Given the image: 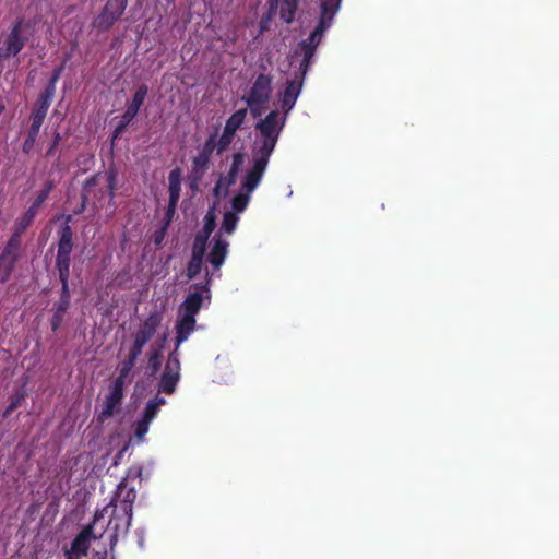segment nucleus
<instances>
[{"mask_svg": "<svg viewBox=\"0 0 559 559\" xmlns=\"http://www.w3.org/2000/svg\"><path fill=\"white\" fill-rule=\"evenodd\" d=\"M136 499L134 487L128 488L127 478H123L114 492L108 507L112 508L108 530L111 532L109 547L114 551L120 537L128 534L133 519V504Z\"/></svg>", "mask_w": 559, "mask_h": 559, "instance_id": "f257e3e1", "label": "nucleus"}, {"mask_svg": "<svg viewBox=\"0 0 559 559\" xmlns=\"http://www.w3.org/2000/svg\"><path fill=\"white\" fill-rule=\"evenodd\" d=\"M342 0H320V16L317 26L310 33L307 39L298 44L296 52L300 51L302 60L300 62L299 71H302V76L306 75L311 60L320 45L323 34L332 26L334 16L341 8Z\"/></svg>", "mask_w": 559, "mask_h": 559, "instance_id": "f03ea898", "label": "nucleus"}, {"mask_svg": "<svg viewBox=\"0 0 559 559\" xmlns=\"http://www.w3.org/2000/svg\"><path fill=\"white\" fill-rule=\"evenodd\" d=\"M287 118L281 116L277 109L271 110L263 119L255 123L258 139L252 151L271 156L276 147L280 135Z\"/></svg>", "mask_w": 559, "mask_h": 559, "instance_id": "7ed1b4c3", "label": "nucleus"}, {"mask_svg": "<svg viewBox=\"0 0 559 559\" xmlns=\"http://www.w3.org/2000/svg\"><path fill=\"white\" fill-rule=\"evenodd\" d=\"M273 92V76L269 73H260L253 80L242 100L247 104L250 115L257 119L262 116L263 109L269 104Z\"/></svg>", "mask_w": 559, "mask_h": 559, "instance_id": "20e7f679", "label": "nucleus"}, {"mask_svg": "<svg viewBox=\"0 0 559 559\" xmlns=\"http://www.w3.org/2000/svg\"><path fill=\"white\" fill-rule=\"evenodd\" d=\"M163 321V313L154 310L148 313L136 331L132 335V343L128 350V356L139 360L143 353V348L153 338Z\"/></svg>", "mask_w": 559, "mask_h": 559, "instance_id": "39448f33", "label": "nucleus"}, {"mask_svg": "<svg viewBox=\"0 0 559 559\" xmlns=\"http://www.w3.org/2000/svg\"><path fill=\"white\" fill-rule=\"evenodd\" d=\"M71 222L72 215H66L63 224L58 229L56 269L59 276L70 275L71 254L74 248V233L70 225Z\"/></svg>", "mask_w": 559, "mask_h": 559, "instance_id": "423d86ee", "label": "nucleus"}, {"mask_svg": "<svg viewBox=\"0 0 559 559\" xmlns=\"http://www.w3.org/2000/svg\"><path fill=\"white\" fill-rule=\"evenodd\" d=\"M27 24L24 19L15 20L0 45V60H7L16 57L26 46L28 36L26 34Z\"/></svg>", "mask_w": 559, "mask_h": 559, "instance_id": "0eeeda50", "label": "nucleus"}, {"mask_svg": "<svg viewBox=\"0 0 559 559\" xmlns=\"http://www.w3.org/2000/svg\"><path fill=\"white\" fill-rule=\"evenodd\" d=\"M212 283V275L209 270L205 271V282L197 284L194 287L195 292L189 293L181 304L179 311L180 314L194 317L199 313L202 308L203 300L210 299V285Z\"/></svg>", "mask_w": 559, "mask_h": 559, "instance_id": "6e6552de", "label": "nucleus"}, {"mask_svg": "<svg viewBox=\"0 0 559 559\" xmlns=\"http://www.w3.org/2000/svg\"><path fill=\"white\" fill-rule=\"evenodd\" d=\"M270 157L271 156L252 151V165L247 170L241 181L242 191L252 193L258 188L267 168Z\"/></svg>", "mask_w": 559, "mask_h": 559, "instance_id": "1a4fd4ad", "label": "nucleus"}, {"mask_svg": "<svg viewBox=\"0 0 559 559\" xmlns=\"http://www.w3.org/2000/svg\"><path fill=\"white\" fill-rule=\"evenodd\" d=\"M126 383L121 380L115 379L109 386V392L103 401L102 411L98 414V421L104 423L112 417L116 411L119 409L124 397Z\"/></svg>", "mask_w": 559, "mask_h": 559, "instance_id": "9d476101", "label": "nucleus"}, {"mask_svg": "<svg viewBox=\"0 0 559 559\" xmlns=\"http://www.w3.org/2000/svg\"><path fill=\"white\" fill-rule=\"evenodd\" d=\"M299 79L288 80L283 93L280 95V105L283 116L287 118L290 110L294 108L302 88L304 78L302 71Z\"/></svg>", "mask_w": 559, "mask_h": 559, "instance_id": "9b49d317", "label": "nucleus"}, {"mask_svg": "<svg viewBox=\"0 0 559 559\" xmlns=\"http://www.w3.org/2000/svg\"><path fill=\"white\" fill-rule=\"evenodd\" d=\"M299 4L300 0H267V14L270 17L278 14L284 23L292 24L295 21Z\"/></svg>", "mask_w": 559, "mask_h": 559, "instance_id": "f8f14e48", "label": "nucleus"}, {"mask_svg": "<svg viewBox=\"0 0 559 559\" xmlns=\"http://www.w3.org/2000/svg\"><path fill=\"white\" fill-rule=\"evenodd\" d=\"M103 534L97 536L93 532V524L85 525L80 533L73 538L70 548V552L78 554L80 556H86L91 547V542L102 537Z\"/></svg>", "mask_w": 559, "mask_h": 559, "instance_id": "ddd939ff", "label": "nucleus"}, {"mask_svg": "<svg viewBox=\"0 0 559 559\" xmlns=\"http://www.w3.org/2000/svg\"><path fill=\"white\" fill-rule=\"evenodd\" d=\"M228 241L217 234L213 238V242L207 255V261L215 271H219L228 254Z\"/></svg>", "mask_w": 559, "mask_h": 559, "instance_id": "4468645a", "label": "nucleus"}, {"mask_svg": "<svg viewBox=\"0 0 559 559\" xmlns=\"http://www.w3.org/2000/svg\"><path fill=\"white\" fill-rule=\"evenodd\" d=\"M211 159L201 154L192 158L191 173L189 176L190 188L197 189L210 167Z\"/></svg>", "mask_w": 559, "mask_h": 559, "instance_id": "2eb2a0df", "label": "nucleus"}, {"mask_svg": "<svg viewBox=\"0 0 559 559\" xmlns=\"http://www.w3.org/2000/svg\"><path fill=\"white\" fill-rule=\"evenodd\" d=\"M197 324V320L194 317L180 314L175 324L176 330V347L179 348L180 345L188 340L190 334L194 331Z\"/></svg>", "mask_w": 559, "mask_h": 559, "instance_id": "dca6fc26", "label": "nucleus"}, {"mask_svg": "<svg viewBox=\"0 0 559 559\" xmlns=\"http://www.w3.org/2000/svg\"><path fill=\"white\" fill-rule=\"evenodd\" d=\"M123 14L114 12L112 10L103 7L99 13L92 22V26L98 32L105 33L111 29L116 22H118Z\"/></svg>", "mask_w": 559, "mask_h": 559, "instance_id": "f3484780", "label": "nucleus"}, {"mask_svg": "<svg viewBox=\"0 0 559 559\" xmlns=\"http://www.w3.org/2000/svg\"><path fill=\"white\" fill-rule=\"evenodd\" d=\"M245 162V154L242 152H237L233 154V160L230 168L227 173V175L224 178H219L215 186V192L218 191L222 185H224L226 188H229L230 186L235 185L237 180V176L243 165Z\"/></svg>", "mask_w": 559, "mask_h": 559, "instance_id": "a211bd4d", "label": "nucleus"}, {"mask_svg": "<svg viewBox=\"0 0 559 559\" xmlns=\"http://www.w3.org/2000/svg\"><path fill=\"white\" fill-rule=\"evenodd\" d=\"M166 338H167V335L164 333L159 341V344L151 346V349L147 353V368L150 369L151 376H155L160 370L162 352H163Z\"/></svg>", "mask_w": 559, "mask_h": 559, "instance_id": "6ab92c4d", "label": "nucleus"}, {"mask_svg": "<svg viewBox=\"0 0 559 559\" xmlns=\"http://www.w3.org/2000/svg\"><path fill=\"white\" fill-rule=\"evenodd\" d=\"M38 212L39 211L29 205L28 209L14 221L11 234L23 237V234L32 225Z\"/></svg>", "mask_w": 559, "mask_h": 559, "instance_id": "aec40b11", "label": "nucleus"}, {"mask_svg": "<svg viewBox=\"0 0 559 559\" xmlns=\"http://www.w3.org/2000/svg\"><path fill=\"white\" fill-rule=\"evenodd\" d=\"M148 94V86L146 84H141L132 96L130 104L128 105L124 114L129 115L131 118H135L143 106Z\"/></svg>", "mask_w": 559, "mask_h": 559, "instance_id": "412c9836", "label": "nucleus"}, {"mask_svg": "<svg viewBox=\"0 0 559 559\" xmlns=\"http://www.w3.org/2000/svg\"><path fill=\"white\" fill-rule=\"evenodd\" d=\"M57 90V82L55 81H48L47 85L45 86L44 91L38 95L37 99L34 103V107L43 109L45 111H48L55 94Z\"/></svg>", "mask_w": 559, "mask_h": 559, "instance_id": "4be33fe9", "label": "nucleus"}, {"mask_svg": "<svg viewBox=\"0 0 559 559\" xmlns=\"http://www.w3.org/2000/svg\"><path fill=\"white\" fill-rule=\"evenodd\" d=\"M168 190H169V202L171 204H178L180 192H181V169L175 168L168 175Z\"/></svg>", "mask_w": 559, "mask_h": 559, "instance_id": "5701e85b", "label": "nucleus"}, {"mask_svg": "<svg viewBox=\"0 0 559 559\" xmlns=\"http://www.w3.org/2000/svg\"><path fill=\"white\" fill-rule=\"evenodd\" d=\"M48 111H45L43 109L36 108L33 106L31 111V124L27 130V138L37 140L40 128L47 117Z\"/></svg>", "mask_w": 559, "mask_h": 559, "instance_id": "b1692460", "label": "nucleus"}, {"mask_svg": "<svg viewBox=\"0 0 559 559\" xmlns=\"http://www.w3.org/2000/svg\"><path fill=\"white\" fill-rule=\"evenodd\" d=\"M1 252L19 262L23 252L22 237L11 234Z\"/></svg>", "mask_w": 559, "mask_h": 559, "instance_id": "393cba45", "label": "nucleus"}, {"mask_svg": "<svg viewBox=\"0 0 559 559\" xmlns=\"http://www.w3.org/2000/svg\"><path fill=\"white\" fill-rule=\"evenodd\" d=\"M249 108H241L236 110L227 120L224 126V129L227 130V132H231L236 134L237 130L241 128L243 124L247 115H248Z\"/></svg>", "mask_w": 559, "mask_h": 559, "instance_id": "a878e982", "label": "nucleus"}, {"mask_svg": "<svg viewBox=\"0 0 559 559\" xmlns=\"http://www.w3.org/2000/svg\"><path fill=\"white\" fill-rule=\"evenodd\" d=\"M136 362V359H133L132 357L126 355V357L120 361L118 366V376L116 377V379L121 380L124 383H130L132 381L130 376Z\"/></svg>", "mask_w": 559, "mask_h": 559, "instance_id": "bb28decb", "label": "nucleus"}, {"mask_svg": "<svg viewBox=\"0 0 559 559\" xmlns=\"http://www.w3.org/2000/svg\"><path fill=\"white\" fill-rule=\"evenodd\" d=\"M17 261L0 252V283H7L15 269Z\"/></svg>", "mask_w": 559, "mask_h": 559, "instance_id": "cd10ccee", "label": "nucleus"}, {"mask_svg": "<svg viewBox=\"0 0 559 559\" xmlns=\"http://www.w3.org/2000/svg\"><path fill=\"white\" fill-rule=\"evenodd\" d=\"M180 370L179 348L175 346L174 350L168 355L163 372L180 378Z\"/></svg>", "mask_w": 559, "mask_h": 559, "instance_id": "c85d7f7f", "label": "nucleus"}, {"mask_svg": "<svg viewBox=\"0 0 559 559\" xmlns=\"http://www.w3.org/2000/svg\"><path fill=\"white\" fill-rule=\"evenodd\" d=\"M56 188V182L53 179H47L40 189V191L37 193L36 198L32 202L31 206L39 211L43 206V204L48 199L51 191Z\"/></svg>", "mask_w": 559, "mask_h": 559, "instance_id": "c756f323", "label": "nucleus"}, {"mask_svg": "<svg viewBox=\"0 0 559 559\" xmlns=\"http://www.w3.org/2000/svg\"><path fill=\"white\" fill-rule=\"evenodd\" d=\"M165 403L166 400L164 397H160L159 395H156L155 397L151 399L144 408L142 418L152 423V420L158 414L160 406L164 405Z\"/></svg>", "mask_w": 559, "mask_h": 559, "instance_id": "7c9ffc66", "label": "nucleus"}, {"mask_svg": "<svg viewBox=\"0 0 559 559\" xmlns=\"http://www.w3.org/2000/svg\"><path fill=\"white\" fill-rule=\"evenodd\" d=\"M55 312L50 319V326H51V331L52 332H57L62 322H63V318H64V314L66 312L68 311L69 307H70V304H66V302H57L55 305Z\"/></svg>", "mask_w": 559, "mask_h": 559, "instance_id": "2f4dec72", "label": "nucleus"}, {"mask_svg": "<svg viewBox=\"0 0 559 559\" xmlns=\"http://www.w3.org/2000/svg\"><path fill=\"white\" fill-rule=\"evenodd\" d=\"M180 378L162 372L158 391L164 392L166 394H173L176 391V386L179 382Z\"/></svg>", "mask_w": 559, "mask_h": 559, "instance_id": "473e14b6", "label": "nucleus"}, {"mask_svg": "<svg viewBox=\"0 0 559 559\" xmlns=\"http://www.w3.org/2000/svg\"><path fill=\"white\" fill-rule=\"evenodd\" d=\"M203 255L192 254L191 258L187 264V272L186 275L189 280L195 278L202 271L203 266Z\"/></svg>", "mask_w": 559, "mask_h": 559, "instance_id": "72a5a7b5", "label": "nucleus"}, {"mask_svg": "<svg viewBox=\"0 0 559 559\" xmlns=\"http://www.w3.org/2000/svg\"><path fill=\"white\" fill-rule=\"evenodd\" d=\"M250 194L251 193H247L241 190L240 193L236 194L231 199V207L236 214L246 210L250 200Z\"/></svg>", "mask_w": 559, "mask_h": 559, "instance_id": "f704fd0d", "label": "nucleus"}, {"mask_svg": "<svg viewBox=\"0 0 559 559\" xmlns=\"http://www.w3.org/2000/svg\"><path fill=\"white\" fill-rule=\"evenodd\" d=\"M239 218L235 212H226L223 217L221 230L231 234L236 229Z\"/></svg>", "mask_w": 559, "mask_h": 559, "instance_id": "c9c22d12", "label": "nucleus"}, {"mask_svg": "<svg viewBox=\"0 0 559 559\" xmlns=\"http://www.w3.org/2000/svg\"><path fill=\"white\" fill-rule=\"evenodd\" d=\"M25 396H26V393L23 390H21L20 392L15 393L13 396H11L10 403L7 406L5 411L3 412L2 417L3 418L9 417L22 404Z\"/></svg>", "mask_w": 559, "mask_h": 559, "instance_id": "e433bc0d", "label": "nucleus"}, {"mask_svg": "<svg viewBox=\"0 0 559 559\" xmlns=\"http://www.w3.org/2000/svg\"><path fill=\"white\" fill-rule=\"evenodd\" d=\"M203 222H204L203 227L200 231H198V234L210 238L211 234L216 228V218H215L214 213L209 211L205 214Z\"/></svg>", "mask_w": 559, "mask_h": 559, "instance_id": "4c0bfd02", "label": "nucleus"}, {"mask_svg": "<svg viewBox=\"0 0 559 559\" xmlns=\"http://www.w3.org/2000/svg\"><path fill=\"white\" fill-rule=\"evenodd\" d=\"M134 119L131 118L129 115H126L123 112V115L121 116V119L120 121L118 122V124L115 127L114 131H112V134H111V144L114 145L115 141L117 139L120 138V135L124 132V130L127 129V127L133 121Z\"/></svg>", "mask_w": 559, "mask_h": 559, "instance_id": "58836bf2", "label": "nucleus"}, {"mask_svg": "<svg viewBox=\"0 0 559 559\" xmlns=\"http://www.w3.org/2000/svg\"><path fill=\"white\" fill-rule=\"evenodd\" d=\"M207 241H209V237H205V236L197 233L194 236V239H193L191 253L204 257L205 251H206Z\"/></svg>", "mask_w": 559, "mask_h": 559, "instance_id": "ea45409f", "label": "nucleus"}, {"mask_svg": "<svg viewBox=\"0 0 559 559\" xmlns=\"http://www.w3.org/2000/svg\"><path fill=\"white\" fill-rule=\"evenodd\" d=\"M216 136H217L216 132L210 134V136L204 142L202 148L200 150L199 154H201L205 157H209L211 159V156L214 153V151L217 152Z\"/></svg>", "mask_w": 559, "mask_h": 559, "instance_id": "a19ab883", "label": "nucleus"}, {"mask_svg": "<svg viewBox=\"0 0 559 559\" xmlns=\"http://www.w3.org/2000/svg\"><path fill=\"white\" fill-rule=\"evenodd\" d=\"M236 134L231 132H227V130H223L222 135L217 139L216 138V144H217V155H221L223 152H225L228 146L231 144Z\"/></svg>", "mask_w": 559, "mask_h": 559, "instance_id": "79ce46f5", "label": "nucleus"}, {"mask_svg": "<svg viewBox=\"0 0 559 559\" xmlns=\"http://www.w3.org/2000/svg\"><path fill=\"white\" fill-rule=\"evenodd\" d=\"M69 280H70V275L59 276V281L61 283V292H60V297L58 300L59 302L70 304V301H71Z\"/></svg>", "mask_w": 559, "mask_h": 559, "instance_id": "37998d69", "label": "nucleus"}, {"mask_svg": "<svg viewBox=\"0 0 559 559\" xmlns=\"http://www.w3.org/2000/svg\"><path fill=\"white\" fill-rule=\"evenodd\" d=\"M150 424H151V421H148L144 418H141L140 420H138L135 423L134 436L138 440H142L144 438V436L147 433Z\"/></svg>", "mask_w": 559, "mask_h": 559, "instance_id": "c03bdc74", "label": "nucleus"}, {"mask_svg": "<svg viewBox=\"0 0 559 559\" xmlns=\"http://www.w3.org/2000/svg\"><path fill=\"white\" fill-rule=\"evenodd\" d=\"M104 7L123 14L128 7V0H107Z\"/></svg>", "mask_w": 559, "mask_h": 559, "instance_id": "a18cd8bd", "label": "nucleus"}, {"mask_svg": "<svg viewBox=\"0 0 559 559\" xmlns=\"http://www.w3.org/2000/svg\"><path fill=\"white\" fill-rule=\"evenodd\" d=\"M106 179L109 195L112 198L115 195V190L117 187V171L114 168L108 169L106 171Z\"/></svg>", "mask_w": 559, "mask_h": 559, "instance_id": "49530a36", "label": "nucleus"}, {"mask_svg": "<svg viewBox=\"0 0 559 559\" xmlns=\"http://www.w3.org/2000/svg\"><path fill=\"white\" fill-rule=\"evenodd\" d=\"M168 228L169 227H167L165 225H160V227L157 230H155V233L153 235V242L156 247H158V248L163 247Z\"/></svg>", "mask_w": 559, "mask_h": 559, "instance_id": "de8ad7c7", "label": "nucleus"}, {"mask_svg": "<svg viewBox=\"0 0 559 559\" xmlns=\"http://www.w3.org/2000/svg\"><path fill=\"white\" fill-rule=\"evenodd\" d=\"M176 209H177L176 204L168 203L162 225H165L167 227L170 226V224L174 219L175 213H176Z\"/></svg>", "mask_w": 559, "mask_h": 559, "instance_id": "09e8293b", "label": "nucleus"}, {"mask_svg": "<svg viewBox=\"0 0 559 559\" xmlns=\"http://www.w3.org/2000/svg\"><path fill=\"white\" fill-rule=\"evenodd\" d=\"M60 141H61V134L58 131H56L53 134L52 142L46 152L47 157L52 156L55 154V151H56L57 146L59 145Z\"/></svg>", "mask_w": 559, "mask_h": 559, "instance_id": "8fccbe9b", "label": "nucleus"}, {"mask_svg": "<svg viewBox=\"0 0 559 559\" xmlns=\"http://www.w3.org/2000/svg\"><path fill=\"white\" fill-rule=\"evenodd\" d=\"M64 66H66V61H63L60 66L56 67L52 72H51V75L49 78L50 81H55V82H58L63 70H64Z\"/></svg>", "mask_w": 559, "mask_h": 559, "instance_id": "3c124183", "label": "nucleus"}, {"mask_svg": "<svg viewBox=\"0 0 559 559\" xmlns=\"http://www.w3.org/2000/svg\"><path fill=\"white\" fill-rule=\"evenodd\" d=\"M87 201H88V195L86 192H82L81 193V203L80 205L74 210V214H81L85 211L86 209V204H87Z\"/></svg>", "mask_w": 559, "mask_h": 559, "instance_id": "603ef678", "label": "nucleus"}, {"mask_svg": "<svg viewBox=\"0 0 559 559\" xmlns=\"http://www.w3.org/2000/svg\"><path fill=\"white\" fill-rule=\"evenodd\" d=\"M35 142L36 140L26 136L22 144L23 153L29 154L35 145Z\"/></svg>", "mask_w": 559, "mask_h": 559, "instance_id": "864d4df0", "label": "nucleus"}, {"mask_svg": "<svg viewBox=\"0 0 559 559\" xmlns=\"http://www.w3.org/2000/svg\"><path fill=\"white\" fill-rule=\"evenodd\" d=\"M98 175H93L87 178L83 183V192L87 193V189L97 185Z\"/></svg>", "mask_w": 559, "mask_h": 559, "instance_id": "5fc2aeb1", "label": "nucleus"}, {"mask_svg": "<svg viewBox=\"0 0 559 559\" xmlns=\"http://www.w3.org/2000/svg\"><path fill=\"white\" fill-rule=\"evenodd\" d=\"M109 508L110 507H108V504H107L102 510H96L94 513V516H93V522L91 524H93V526H94L99 520H102L105 516V514L107 513Z\"/></svg>", "mask_w": 559, "mask_h": 559, "instance_id": "6e6d98bb", "label": "nucleus"}, {"mask_svg": "<svg viewBox=\"0 0 559 559\" xmlns=\"http://www.w3.org/2000/svg\"><path fill=\"white\" fill-rule=\"evenodd\" d=\"M63 551L66 557L64 559H80L82 557L78 554L70 552V550L67 547L63 548Z\"/></svg>", "mask_w": 559, "mask_h": 559, "instance_id": "4d7b16f0", "label": "nucleus"}, {"mask_svg": "<svg viewBox=\"0 0 559 559\" xmlns=\"http://www.w3.org/2000/svg\"><path fill=\"white\" fill-rule=\"evenodd\" d=\"M96 559H108L107 551L98 552ZM111 559H114V556L111 557Z\"/></svg>", "mask_w": 559, "mask_h": 559, "instance_id": "13d9d810", "label": "nucleus"}]
</instances>
